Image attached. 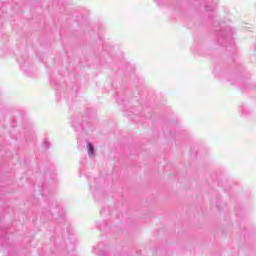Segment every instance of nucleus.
Instances as JSON below:
<instances>
[{
    "label": "nucleus",
    "mask_w": 256,
    "mask_h": 256,
    "mask_svg": "<svg viewBox=\"0 0 256 256\" xmlns=\"http://www.w3.org/2000/svg\"><path fill=\"white\" fill-rule=\"evenodd\" d=\"M87 149H88V152L90 153V155H92V153H93V144L88 143L87 144Z\"/></svg>",
    "instance_id": "nucleus-1"
}]
</instances>
